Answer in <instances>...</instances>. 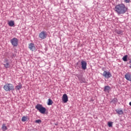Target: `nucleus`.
<instances>
[{"label":"nucleus","mask_w":131,"mask_h":131,"mask_svg":"<svg viewBox=\"0 0 131 131\" xmlns=\"http://www.w3.org/2000/svg\"><path fill=\"white\" fill-rule=\"evenodd\" d=\"M114 10L118 15H121V14H125L126 13L127 7L123 4H119L115 7Z\"/></svg>","instance_id":"obj_1"},{"label":"nucleus","mask_w":131,"mask_h":131,"mask_svg":"<svg viewBox=\"0 0 131 131\" xmlns=\"http://www.w3.org/2000/svg\"><path fill=\"white\" fill-rule=\"evenodd\" d=\"M3 89L6 92H11V91L15 90L14 85H13L12 83H9L5 84L3 87Z\"/></svg>","instance_id":"obj_2"},{"label":"nucleus","mask_w":131,"mask_h":131,"mask_svg":"<svg viewBox=\"0 0 131 131\" xmlns=\"http://www.w3.org/2000/svg\"><path fill=\"white\" fill-rule=\"evenodd\" d=\"M35 108L41 113V114H45L46 113V109L42 106L41 104H38L35 106Z\"/></svg>","instance_id":"obj_3"},{"label":"nucleus","mask_w":131,"mask_h":131,"mask_svg":"<svg viewBox=\"0 0 131 131\" xmlns=\"http://www.w3.org/2000/svg\"><path fill=\"white\" fill-rule=\"evenodd\" d=\"M102 76H103V77H105V78H107L108 79V78L112 77V74L110 72H107L106 71H104L102 74Z\"/></svg>","instance_id":"obj_4"},{"label":"nucleus","mask_w":131,"mask_h":131,"mask_svg":"<svg viewBox=\"0 0 131 131\" xmlns=\"http://www.w3.org/2000/svg\"><path fill=\"white\" fill-rule=\"evenodd\" d=\"M10 42L13 47H17L18 46V39L13 38L10 40Z\"/></svg>","instance_id":"obj_5"},{"label":"nucleus","mask_w":131,"mask_h":131,"mask_svg":"<svg viewBox=\"0 0 131 131\" xmlns=\"http://www.w3.org/2000/svg\"><path fill=\"white\" fill-rule=\"evenodd\" d=\"M39 37L41 39H45V38H47V32L45 31H42L40 32L39 34Z\"/></svg>","instance_id":"obj_6"},{"label":"nucleus","mask_w":131,"mask_h":131,"mask_svg":"<svg viewBox=\"0 0 131 131\" xmlns=\"http://www.w3.org/2000/svg\"><path fill=\"white\" fill-rule=\"evenodd\" d=\"M62 100L63 103H67V102H68V96L67 94H64L63 95Z\"/></svg>","instance_id":"obj_7"},{"label":"nucleus","mask_w":131,"mask_h":131,"mask_svg":"<svg viewBox=\"0 0 131 131\" xmlns=\"http://www.w3.org/2000/svg\"><path fill=\"white\" fill-rule=\"evenodd\" d=\"M29 49L32 51H35V46H34V44L33 43H30L29 45Z\"/></svg>","instance_id":"obj_8"},{"label":"nucleus","mask_w":131,"mask_h":131,"mask_svg":"<svg viewBox=\"0 0 131 131\" xmlns=\"http://www.w3.org/2000/svg\"><path fill=\"white\" fill-rule=\"evenodd\" d=\"M81 63L82 69H83V70H85V69H86V62L85 61L82 60Z\"/></svg>","instance_id":"obj_9"},{"label":"nucleus","mask_w":131,"mask_h":131,"mask_svg":"<svg viewBox=\"0 0 131 131\" xmlns=\"http://www.w3.org/2000/svg\"><path fill=\"white\" fill-rule=\"evenodd\" d=\"M125 78L127 80L131 81V74H130L129 73H127L125 75Z\"/></svg>","instance_id":"obj_10"},{"label":"nucleus","mask_w":131,"mask_h":131,"mask_svg":"<svg viewBox=\"0 0 131 131\" xmlns=\"http://www.w3.org/2000/svg\"><path fill=\"white\" fill-rule=\"evenodd\" d=\"M111 90V87L110 86L107 85L104 86V92H105V93H109L110 91Z\"/></svg>","instance_id":"obj_11"},{"label":"nucleus","mask_w":131,"mask_h":131,"mask_svg":"<svg viewBox=\"0 0 131 131\" xmlns=\"http://www.w3.org/2000/svg\"><path fill=\"white\" fill-rule=\"evenodd\" d=\"M8 25L10 26V27H13V26L15 25V23H14V21L11 20L8 22Z\"/></svg>","instance_id":"obj_12"},{"label":"nucleus","mask_w":131,"mask_h":131,"mask_svg":"<svg viewBox=\"0 0 131 131\" xmlns=\"http://www.w3.org/2000/svg\"><path fill=\"white\" fill-rule=\"evenodd\" d=\"M21 89H22V84H21V83H19L18 85L15 86V90H17V91L21 90Z\"/></svg>","instance_id":"obj_13"},{"label":"nucleus","mask_w":131,"mask_h":131,"mask_svg":"<svg viewBox=\"0 0 131 131\" xmlns=\"http://www.w3.org/2000/svg\"><path fill=\"white\" fill-rule=\"evenodd\" d=\"M2 129L3 131H6L7 129H8V127H7V126H6V124H3L2 127Z\"/></svg>","instance_id":"obj_14"},{"label":"nucleus","mask_w":131,"mask_h":131,"mask_svg":"<svg viewBox=\"0 0 131 131\" xmlns=\"http://www.w3.org/2000/svg\"><path fill=\"white\" fill-rule=\"evenodd\" d=\"M28 119V117L27 116H24L21 118V121L23 122H25Z\"/></svg>","instance_id":"obj_15"},{"label":"nucleus","mask_w":131,"mask_h":131,"mask_svg":"<svg viewBox=\"0 0 131 131\" xmlns=\"http://www.w3.org/2000/svg\"><path fill=\"white\" fill-rule=\"evenodd\" d=\"M4 66L5 68H10V67H11V65L10 64V63H9V62L6 63L4 64Z\"/></svg>","instance_id":"obj_16"},{"label":"nucleus","mask_w":131,"mask_h":131,"mask_svg":"<svg viewBox=\"0 0 131 131\" xmlns=\"http://www.w3.org/2000/svg\"><path fill=\"white\" fill-rule=\"evenodd\" d=\"M116 111L117 113L118 114H119L120 115L123 114V111H122V110H117Z\"/></svg>","instance_id":"obj_17"},{"label":"nucleus","mask_w":131,"mask_h":131,"mask_svg":"<svg viewBox=\"0 0 131 131\" xmlns=\"http://www.w3.org/2000/svg\"><path fill=\"white\" fill-rule=\"evenodd\" d=\"M122 60L124 62H126V61H127V55H125L124 56H123Z\"/></svg>","instance_id":"obj_18"},{"label":"nucleus","mask_w":131,"mask_h":131,"mask_svg":"<svg viewBox=\"0 0 131 131\" xmlns=\"http://www.w3.org/2000/svg\"><path fill=\"white\" fill-rule=\"evenodd\" d=\"M53 104V100H52L51 99H48V105H52Z\"/></svg>","instance_id":"obj_19"},{"label":"nucleus","mask_w":131,"mask_h":131,"mask_svg":"<svg viewBox=\"0 0 131 131\" xmlns=\"http://www.w3.org/2000/svg\"><path fill=\"white\" fill-rule=\"evenodd\" d=\"M107 124H108V126H109V127H112V124H113V122H108Z\"/></svg>","instance_id":"obj_20"},{"label":"nucleus","mask_w":131,"mask_h":131,"mask_svg":"<svg viewBox=\"0 0 131 131\" xmlns=\"http://www.w3.org/2000/svg\"><path fill=\"white\" fill-rule=\"evenodd\" d=\"M116 32L118 34H122V31L120 30H118L116 31Z\"/></svg>","instance_id":"obj_21"},{"label":"nucleus","mask_w":131,"mask_h":131,"mask_svg":"<svg viewBox=\"0 0 131 131\" xmlns=\"http://www.w3.org/2000/svg\"><path fill=\"white\" fill-rule=\"evenodd\" d=\"M36 123H41V120H36L35 121Z\"/></svg>","instance_id":"obj_22"},{"label":"nucleus","mask_w":131,"mask_h":131,"mask_svg":"<svg viewBox=\"0 0 131 131\" xmlns=\"http://www.w3.org/2000/svg\"><path fill=\"white\" fill-rule=\"evenodd\" d=\"M124 3H126V4H128L130 3V0H124Z\"/></svg>","instance_id":"obj_23"},{"label":"nucleus","mask_w":131,"mask_h":131,"mask_svg":"<svg viewBox=\"0 0 131 131\" xmlns=\"http://www.w3.org/2000/svg\"><path fill=\"white\" fill-rule=\"evenodd\" d=\"M4 63H9V59L5 58L4 60Z\"/></svg>","instance_id":"obj_24"},{"label":"nucleus","mask_w":131,"mask_h":131,"mask_svg":"<svg viewBox=\"0 0 131 131\" xmlns=\"http://www.w3.org/2000/svg\"><path fill=\"white\" fill-rule=\"evenodd\" d=\"M129 105L130 106H131V102H130L129 103Z\"/></svg>","instance_id":"obj_25"},{"label":"nucleus","mask_w":131,"mask_h":131,"mask_svg":"<svg viewBox=\"0 0 131 131\" xmlns=\"http://www.w3.org/2000/svg\"><path fill=\"white\" fill-rule=\"evenodd\" d=\"M116 100V99H114L113 101H115Z\"/></svg>","instance_id":"obj_26"},{"label":"nucleus","mask_w":131,"mask_h":131,"mask_svg":"<svg viewBox=\"0 0 131 131\" xmlns=\"http://www.w3.org/2000/svg\"><path fill=\"white\" fill-rule=\"evenodd\" d=\"M129 68H131V64L130 65Z\"/></svg>","instance_id":"obj_27"},{"label":"nucleus","mask_w":131,"mask_h":131,"mask_svg":"<svg viewBox=\"0 0 131 131\" xmlns=\"http://www.w3.org/2000/svg\"><path fill=\"white\" fill-rule=\"evenodd\" d=\"M130 63H131V61H130Z\"/></svg>","instance_id":"obj_28"}]
</instances>
